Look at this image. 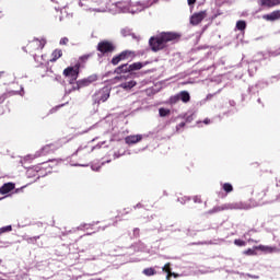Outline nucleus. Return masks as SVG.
I'll return each mask as SVG.
<instances>
[{
    "label": "nucleus",
    "mask_w": 280,
    "mask_h": 280,
    "mask_svg": "<svg viewBox=\"0 0 280 280\" xmlns=\"http://www.w3.org/2000/svg\"><path fill=\"white\" fill-rule=\"evenodd\" d=\"M180 34L174 32H162L159 35L152 36L149 39L151 51H162L167 47V43H178Z\"/></svg>",
    "instance_id": "nucleus-1"
},
{
    "label": "nucleus",
    "mask_w": 280,
    "mask_h": 280,
    "mask_svg": "<svg viewBox=\"0 0 280 280\" xmlns=\"http://www.w3.org/2000/svg\"><path fill=\"white\" fill-rule=\"evenodd\" d=\"M110 97V90L108 86H104L92 96L93 104H102V102H107Z\"/></svg>",
    "instance_id": "nucleus-2"
},
{
    "label": "nucleus",
    "mask_w": 280,
    "mask_h": 280,
    "mask_svg": "<svg viewBox=\"0 0 280 280\" xmlns=\"http://www.w3.org/2000/svg\"><path fill=\"white\" fill-rule=\"evenodd\" d=\"M117 49V46L110 40H102L97 44L96 50L102 54V56H108V54H113Z\"/></svg>",
    "instance_id": "nucleus-3"
},
{
    "label": "nucleus",
    "mask_w": 280,
    "mask_h": 280,
    "mask_svg": "<svg viewBox=\"0 0 280 280\" xmlns=\"http://www.w3.org/2000/svg\"><path fill=\"white\" fill-rule=\"evenodd\" d=\"M80 63H75L73 67H68L63 70V75L70 78L71 82H75L80 75Z\"/></svg>",
    "instance_id": "nucleus-4"
},
{
    "label": "nucleus",
    "mask_w": 280,
    "mask_h": 280,
    "mask_svg": "<svg viewBox=\"0 0 280 280\" xmlns=\"http://www.w3.org/2000/svg\"><path fill=\"white\" fill-rule=\"evenodd\" d=\"M93 82H97V75H90L86 79L77 81V89H84V86H91Z\"/></svg>",
    "instance_id": "nucleus-5"
},
{
    "label": "nucleus",
    "mask_w": 280,
    "mask_h": 280,
    "mask_svg": "<svg viewBox=\"0 0 280 280\" xmlns=\"http://www.w3.org/2000/svg\"><path fill=\"white\" fill-rule=\"evenodd\" d=\"M205 19H207V11L194 13L190 18V24L191 25H200V23H202V21H205Z\"/></svg>",
    "instance_id": "nucleus-6"
},
{
    "label": "nucleus",
    "mask_w": 280,
    "mask_h": 280,
    "mask_svg": "<svg viewBox=\"0 0 280 280\" xmlns=\"http://www.w3.org/2000/svg\"><path fill=\"white\" fill-rule=\"evenodd\" d=\"M27 49H30V51H38L40 49H44L45 47V42L44 40H39V39H33L32 42H30L27 44Z\"/></svg>",
    "instance_id": "nucleus-7"
},
{
    "label": "nucleus",
    "mask_w": 280,
    "mask_h": 280,
    "mask_svg": "<svg viewBox=\"0 0 280 280\" xmlns=\"http://www.w3.org/2000/svg\"><path fill=\"white\" fill-rule=\"evenodd\" d=\"M258 5L260 8H277V5H280V0H258Z\"/></svg>",
    "instance_id": "nucleus-8"
},
{
    "label": "nucleus",
    "mask_w": 280,
    "mask_h": 280,
    "mask_svg": "<svg viewBox=\"0 0 280 280\" xmlns=\"http://www.w3.org/2000/svg\"><path fill=\"white\" fill-rule=\"evenodd\" d=\"M264 21H269L270 23H275V21L280 20V10H275L269 14L262 15Z\"/></svg>",
    "instance_id": "nucleus-9"
},
{
    "label": "nucleus",
    "mask_w": 280,
    "mask_h": 280,
    "mask_svg": "<svg viewBox=\"0 0 280 280\" xmlns=\"http://www.w3.org/2000/svg\"><path fill=\"white\" fill-rule=\"evenodd\" d=\"M16 185L14 183H5L0 187V194L5 196V194H10V191H14Z\"/></svg>",
    "instance_id": "nucleus-10"
},
{
    "label": "nucleus",
    "mask_w": 280,
    "mask_h": 280,
    "mask_svg": "<svg viewBox=\"0 0 280 280\" xmlns=\"http://www.w3.org/2000/svg\"><path fill=\"white\" fill-rule=\"evenodd\" d=\"M143 139V136L136 135V136H127L125 138V142L127 145H135V143H139Z\"/></svg>",
    "instance_id": "nucleus-11"
},
{
    "label": "nucleus",
    "mask_w": 280,
    "mask_h": 280,
    "mask_svg": "<svg viewBox=\"0 0 280 280\" xmlns=\"http://www.w3.org/2000/svg\"><path fill=\"white\" fill-rule=\"evenodd\" d=\"M114 73L117 75H121V73H130V66L128 63L120 65L114 70Z\"/></svg>",
    "instance_id": "nucleus-12"
},
{
    "label": "nucleus",
    "mask_w": 280,
    "mask_h": 280,
    "mask_svg": "<svg viewBox=\"0 0 280 280\" xmlns=\"http://www.w3.org/2000/svg\"><path fill=\"white\" fill-rule=\"evenodd\" d=\"M254 250H261V253H275L277 250V247L258 245V246H254Z\"/></svg>",
    "instance_id": "nucleus-13"
},
{
    "label": "nucleus",
    "mask_w": 280,
    "mask_h": 280,
    "mask_svg": "<svg viewBox=\"0 0 280 280\" xmlns=\"http://www.w3.org/2000/svg\"><path fill=\"white\" fill-rule=\"evenodd\" d=\"M178 95H179V100L184 102V104H187L188 102L191 101V95H189V92L187 91H182L178 93Z\"/></svg>",
    "instance_id": "nucleus-14"
},
{
    "label": "nucleus",
    "mask_w": 280,
    "mask_h": 280,
    "mask_svg": "<svg viewBox=\"0 0 280 280\" xmlns=\"http://www.w3.org/2000/svg\"><path fill=\"white\" fill-rule=\"evenodd\" d=\"M59 58H62V49H55L51 54L50 62H56Z\"/></svg>",
    "instance_id": "nucleus-15"
},
{
    "label": "nucleus",
    "mask_w": 280,
    "mask_h": 280,
    "mask_svg": "<svg viewBox=\"0 0 280 280\" xmlns=\"http://www.w3.org/2000/svg\"><path fill=\"white\" fill-rule=\"evenodd\" d=\"M135 86H137V81H128L120 84V89L125 91H130V89H135Z\"/></svg>",
    "instance_id": "nucleus-16"
},
{
    "label": "nucleus",
    "mask_w": 280,
    "mask_h": 280,
    "mask_svg": "<svg viewBox=\"0 0 280 280\" xmlns=\"http://www.w3.org/2000/svg\"><path fill=\"white\" fill-rule=\"evenodd\" d=\"M143 67H145V63L142 62H133L131 65H129V71H139L141 69H143Z\"/></svg>",
    "instance_id": "nucleus-17"
},
{
    "label": "nucleus",
    "mask_w": 280,
    "mask_h": 280,
    "mask_svg": "<svg viewBox=\"0 0 280 280\" xmlns=\"http://www.w3.org/2000/svg\"><path fill=\"white\" fill-rule=\"evenodd\" d=\"M142 275H144L145 277H154V275H156V269H154L153 267H149L143 269Z\"/></svg>",
    "instance_id": "nucleus-18"
},
{
    "label": "nucleus",
    "mask_w": 280,
    "mask_h": 280,
    "mask_svg": "<svg viewBox=\"0 0 280 280\" xmlns=\"http://www.w3.org/2000/svg\"><path fill=\"white\" fill-rule=\"evenodd\" d=\"M118 56H120V60L124 61V60H128V58L132 57L133 52L130 50H124Z\"/></svg>",
    "instance_id": "nucleus-19"
},
{
    "label": "nucleus",
    "mask_w": 280,
    "mask_h": 280,
    "mask_svg": "<svg viewBox=\"0 0 280 280\" xmlns=\"http://www.w3.org/2000/svg\"><path fill=\"white\" fill-rule=\"evenodd\" d=\"M93 57V54L83 55L79 58V63L82 66L89 62V59Z\"/></svg>",
    "instance_id": "nucleus-20"
},
{
    "label": "nucleus",
    "mask_w": 280,
    "mask_h": 280,
    "mask_svg": "<svg viewBox=\"0 0 280 280\" xmlns=\"http://www.w3.org/2000/svg\"><path fill=\"white\" fill-rule=\"evenodd\" d=\"M236 28L240 31V32H244V30H246V21H237L236 22Z\"/></svg>",
    "instance_id": "nucleus-21"
},
{
    "label": "nucleus",
    "mask_w": 280,
    "mask_h": 280,
    "mask_svg": "<svg viewBox=\"0 0 280 280\" xmlns=\"http://www.w3.org/2000/svg\"><path fill=\"white\" fill-rule=\"evenodd\" d=\"M255 250H256L255 247L248 248L243 252V255H246L247 257H255V255H257V252H255Z\"/></svg>",
    "instance_id": "nucleus-22"
},
{
    "label": "nucleus",
    "mask_w": 280,
    "mask_h": 280,
    "mask_svg": "<svg viewBox=\"0 0 280 280\" xmlns=\"http://www.w3.org/2000/svg\"><path fill=\"white\" fill-rule=\"evenodd\" d=\"M222 189L226 194H231V191H233V185H231L230 183H225L223 184Z\"/></svg>",
    "instance_id": "nucleus-23"
},
{
    "label": "nucleus",
    "mask_w": 280,
    "mask_h": 280,
    "mask_svg": "<svg viewBox=\"0 0 280 280\" xmlns=\"http://www.w3.org/2000/svg\"><path fill=\"white\" fill-rule=\"evenodd\" d=\"M170 113H171V110L167 109V108H164V107H161V108L159 109V115H160V117H167V115H170Z\"/></svg>",
    "instance_id": "nucleus-24"
},
{
    "label": "nucleus",
    "mask_w": 280,
    "mask_h": 280,
    "mask_svg": "<svg viewBox=\"0 0 280 280\" xmlns=\"http://www.w3.org/2000/svg\"><path fill=\"white\" fill-rule=\"evenodd\" d=\"M226 208L223 206H217L212 210L209 211V213H220V211H224Z\"/></svg>",
    "instance_id": "nucleus-25"
},
{
    "label": "nucleus",
    "mask_w": 280,
    "mask_h": 280,
    "mask_svg": "<svg viewBox=\"0 0 280 280\" xmlns=\"http://www.w3.org/2000/svg\"><path fill=\"white\" fill-rule=\"evenodd\" d=\"M180 102L179 94L170 97V104H178Z\"/></svg>",
    "instance_id": "nucleus-26"
},
{
    "label": "nucleus",
    "mask_w": 280,
    "mask_h": 280,
    "mask_svg": "<svg viewBox=\"0 0 280 280\" xmlns=\"http://www.w3.org/2000/svg\"><path fill=\"white\" fill-rule=\"evenodd\" d=\"M12 231V225H7L0 228V235H3V233H10Z\"/></svg>",
    "instance_id": "nucleus-27"
},
{
    "label": "nucleus",
    "mask_w": 280,
    "mask_h": 280,
    "mask_svg": "<svg viewBox=\"0 0 280 280\" xmlns=\"http://www.w3.org/2000/svg\"><path fill=\"white\" fill-rule=\"evenodd\" d=\"M114 66H117L118 63L121 62V57L119 55H116L112 58V61H110Z\"/></svg>",
    "instance_id": "nucleus-28"
},
{
    "label": "nucleus",
    "mask_w": 280,
    "mask_h": 280,
    "mask_svg": "<svg viewBox=\"0 0 280 280\" xmlns=\"http://www.w3.org/2000/svg\"><path fill=\"white\" fill-rule=\"evenodd\" d=\"M163 272H166V273H171L172 272V264L171 262H166L164 265V268H162Z\"/></svg>",
    "instance_id": "nucleus-29"
},
{
    "label": "nucleus",
    "mask_w": 280,
    "mask_h": 280,
    "mask_svg": "<svg viewBox=\"0 0 280 280\" xmlns=\"http://www.w3.org/2000/svg\"><path fill=\"white\" fill-rule=\"evenodd\" d=\"M235 246H246V241H242L240 238L234 240Z\"/></svg>",
    "instance_id": "nucleus-30"
},
{
    "label": "nucleus",
    "mask_w": 280,
    "mask_h": 280,
    "mask_svg": "<svg viewBox=\"0 0 280 280\" xmlns=\"http://www.w3.org/2000/svg\"><path fill=\"white\" fill-rule=\"evenodd\" d=\"M68 43H69V38L67 37H62L59 42L60 45H68Z\"/></svg>",
    "instance_id": "nucleus-31"
},
{
    "label": "nucleus",
    "mask_w": 280,
    "mask_h": 280,
    "mask_svg": "<svg viewBox=\"0 0 280 280\" xmlns=\"http://www.w3.org/2000/svg\"><path fill=\"white\" fill-rule=\"evenodd\" d=\"M51 145H52V144L45 145V147L42 149V152H47L48 150H51Z\"/></svg>",
    "instance_id": "nucleus-32"
},
{
    "label": "nucleus",
    "mask_w": 280,
    "mask_h": 280,
    "mask_svg": "<svg viewBox=\"0 0 280 280\" xmlns=\"http://www.w3.org/2000/svg\"><path fill=\"white\" fill-rule=\"evenodd\" d=\"M186 124L185 122H180L176 126V130L178 132V130H180Z\"/></svg>",
    "instance_id": "nucleus-33"
},
{
    "label": "nucleus",
    "mask_w": 280,
    "mask_h": 280,
    "mask_svg": "<svg viewBox=\"0 0 280 280\" xmlns=\"http://www.w3.org/2000/svg\"><path fill=\"white\" fill-rule=\"evenodd\" d=\"M171 277H174V279H178V273L171 271Z\"/></svg>",
    "instance_id": "nucleus-34"
},
{
    "label": "nucleus",
    "mask_w": 280,
    "mask_h": 280,
    "mask_svg": "<svg viewBox=\"0 0 280 280\" xmlns=\"http://www.w3.org/2000/svg\"><path fill=\"white\" fill-rule=\"evenodd\" d=\"M266 194H267V190H261L260 191L261 198H266Z\"/></svg>",
    "instance_id": "nucleus-35"
},
{
    "label": "nucleus",
    "mask_w": 280,
    "mask_h": 280,
    "mask_svg": "<svg viewBox=\"0 0 280 280\" xmlns=\"http://www.w3.org/2000/svg\"><path fill=\"white\" fill-rule=\"evenodd\" d=\"M194 200L195 202H199V203L202 202V199H200L199 197H195Z\"/></svg>",
    "instance_id": "nucleus-36"
},
{
    "label": "nucleus",
    "mask_w": 280,
    "mask_h": 280,
    "mask_svg": "<svg viewBox=\"0 0 280 280\" xmlns=\"http://www.w3.org/2000/svg\"><path fill=\"white\" fill-rule=\"evenodd\" d=\"M196 3V0H188V5H194Z\"/></svg>",
    "instance_id": "nucleus-37"
},
{
    "label": "nucleus",
    "mask_w": 280,
    "mask_h": 280,
    "mask_svg": "<svg viewBox=\"0 0 280 280\" xmlns=\"http://www.w3.org/2000/svg\"><path fill=\"white\" fill-rule=\"evenodd\" d=\"M30 240L36 242L37 240H40V236L31 237Z\"/></svg>",
    "instance_id": "nucleus-38"
},
{
    "label": "nucleus",
    "mask_w": 280,
    "mask_h": 280,
    "mask_svg": "<svg viewBox=\"0 0 280 280\" xmlns=\"http://www.w3.org/2000/svg\"><path fill=\"white\" fill-rule=\"evenodd\" d=\"M116 80H126L125 75L116 77Z\"/></svg>",
    "instance_id": "nucleus-39"
},
{
    "label": "nucleus",
    "mask_w": 280,
    "mask_h": 280,
    "mask_svg": "<svg viewBox=\"0 0 280 280\" xmlns=\"http://www.w3.org/2000/svg\"><path fill=\"white\" fill-rule=\"evenodd\" d=\"M166 280H172V272L171 273H166Z\"/></svg>",
    "instance_id": "nucleus-40"
},
{
    "label": "nucleus",
    "mask_w": 280,
    "mask_h": 280,
    "mask_svg": "<svg viewBox=\"0 0 280 280\" xmlns=\"http://www.w3.org/2000/svg\"><path fill=\"white\" fill-rule=\"evenodd\" d=\"M203 124H211V120H210L209 118H206V119L203 120Z\"/></svg>",
    "instance_id": "nucleus-41"
},
{
    "label": "nucleus",
    "mask_w": 280,
    "mask_h": 280,
    "mask_svg": "<svg viewBox=\"0 0 280 280\" xmlns=\"http://www.w3.org/2000/svg\"><path fill=\"white\" fill-rule=\"evenodd\" d=\"M35 172H40V166H35Z\"/></svg>",
    "instance_id": "nucleus-42"
},
{
    "label": "nucleus",
    "mask_w": 280,
    "mask_h": 280,
    "mask_svg": "<svg viewBox=\"0 0 280 280\" xmlns=\"http://www.w3.org/2000/svg\"><path fill=\"white\" fill-rule=\"evenodd\" d=\"M220 14H221V13L214 14L212 19H218V16H220Z\"/></svg>",
    "instance_id": "nucleus-43"
},
{
    "label": "nucleus",
    "mask_w": 280,
    "mask_h": 280,
    "mask_svg": "<svg viewBox=\"0 0 280 280\" xmlns=\"http://www.w3.org/2000/svg\"><path fill=\"white\" fill-rule=\"evenodd\" d=\"M5 72H3V71H0V80H1V78H3V74H4Z\"/></svg>",
    "instance_id": "nucleus-44"
},
{
    "label": "nucleus",
    "mask_w": 280,
    "mask_h": 280,
    "mask_svg": "<svg viewBox=\"0 0 280 280\" xmlns=\"http://www.w3.org/2000/svg\"><path fill=\"white\" fill-rule=\"evenodd\" d=\"M82 152H83V151L79 149V150L77 151V154H82Z\"/></svg>",
    "instance_id": "nucleus-45"
},
{
    "label": "nucleus",
    "mask_w": 280,
    "mask_h": 280,
    "mask_svg": "<svg viewBox=\"0 0 280 280\" xmlns=\"http://www.w3.org/2000/svg\"><path fill=\"white\" fill-rule=\"evenodd\" d=\"M0 264H3V259H0Z\"/></svg>",
    "instance_id": "nucleus-46"
},
{
    "label": "nucleus",
    "mask_w": 280,
    "mask_h": 280,
    "mask_svg": "<svg viewBox=\"0 0 280 280\" xmlns=\"http://www.w3.org/2000/svg\"><path fill=\"white\" fill-rule=\"evenodd\" d=\"M24 51H27L25 48H23Z\"/></svg>",
    "instance_id": "nucleus-47"
}]
</instances>
